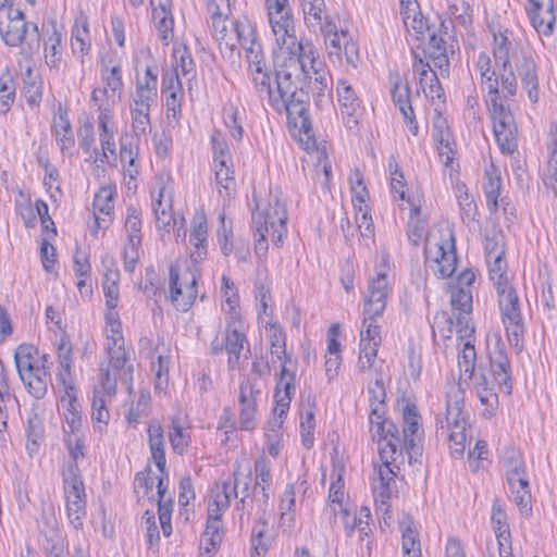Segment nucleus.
<instances>
[{"mask_svg":"<svg viewBox=\"0 0 557 557\" xmlns=\"http://www.w3.org/2000/svg\"><path fill=\"white\" fill-rule=\"evenodd\" d=\"M269 22L281 53L287 54L274 64V79L262 60L253 61L252 83L260 99H268L277 111H285L294 126L305 134L312 129L308 106L312 74H319L322 61L309 41H298L288 0H267Z\"/></svg>","mask_w":557,"mask_h":557,"instance_id":"f257e3e1","label":"nucleus"},{"mask_svg":"<svg viewBox=\"0 0 557 557\" xmlns=\"http://www.w3.org/2000/svg\"><path fill=\"white\" fill-rule=\"evenodd\" d=\"M510 70L513 78L512 87L509 89L504 84V81H500L504 99H509L516 96L518 81H520V84L527 91L531 102L536 103L539 101L540 94L539 70L530 49H520L512 53Z\"/></svg>","mask_w":557,"mask_h":557,"instance_id":"f03ea898","label":"nucleus"},{"mask_svg":"<svg viewBox=\"0 0 557 557\" xmlns=\"http://www.w3.org/2000/svg\"><path fill=\"white\" fill-rule=\"evenodd\" d=\"M502 322L506 330L507 339L517 352L523 349L524 323L520 310L517 290L510 285L496 287Z\"/></svg>","mask_w":557,"mask_h":557,"instance_id":"7ed1b4c3","label":"nucleus"},{"mask_svg":"<svg viewBox=\"0 0 557 557\" xmlns=\"http://www.w3.org/2000/svg\"><path fill=\"white\" fill-rule=\"evenodd\" d=\"M385 406L372 404L369 417L371 432L377 437L380 459H394L403 456L400 433L397 425L388 419H384Z\"/></svg>","mask_w":557,"mask_h":557,"instance_id":"20e7f679","label":"nucleus"},{"mask_svg":"<svg viewBox=\"0 0 557 557\" xmlns=\"http://www.w3.org/2000/svg\"><path fill=\"white\" fill-rule=\"evenodd\" d=\"M170 298L176 310L186 312L197 297L196 277L189 271L182 273L177 262L170 265Z\"/></svg>","mask_w":557,"mask_h":557,"instance_id":"39448f33","label":"nucleus"},{"mask_svg":"<svg viewBox=\"0 0 557 557\" xmlns=\"http://www.w3.org/2000/svg\"><path fill=\"white\" fill-rule=\"evenodd\" d=\"M420 416L414 404L408 403L403 408V436H400L403 453L408 455L409 463H421L422 431L419 423Z\"/></svg>","mask_w":557,"mask_h":557,"instance_id":"423d86ee","label":"nucleus"},{"mask_svg":"<svg viewBox=\"0 0 557 557\" xmlns=\"http://www.w3.org/2000/svg\"><path fill=\"white\" fill-rule=\"evenodd\" d=\"M77 471V465L74 462L63 472L64 495L70 522L79 520L85 512V486Z\"/></svg>","mask_w":557,"mask_h":557,"instance_id":"0eeeda50","label":"nucleus"},{"mask_svg":"<svg viewBox=\"0 0 557 557\" xmlns=\"http://www.w3.org/2000/svg\"><path fill=\"white\" fill-rule=\"evenodd\" d=\"M509 30L507 28L498 27L497 32L493 34V55L497 70L499 71L500 81L509 89L512 87V76L510 70V60H512V53L523 49L517 47L509 37Z\"/></svg>","mask_w":557,"mask_h":557,"instance_id":"6e6552de","label":"nucleus"},{"mask_svg":"<svg viewBox=\"0 0 557 557\" xmlns=\"http://www.w3.org/2000/svg\"><path fill=\"white\" fill-rule=\"evenodd\" d=\"M287 211L285 207L277 200L274 206H270L267 210L261 212H252V225L256 231L272 230V242L275 246L280 247L283 242V236L286 234Z\"/></svg>","mask_w":557,"mask_h":557,"instance_id":"1a4fd4ad","label":"nucleus"},{"mask_svg":"<svg viewBox=\"0 0 557 557\" xmlns=\"http://www.w3.org/2000/svg\"><path fill=\"white\" fill-rule=\"evenodd\" d=\"M389 289L385 272L377 271L375 276L369 280L363 304L364 323L368 319L376 318L384 312Z\"/></svg>","mask_w":557,"mask_h":557,"instance_id":"9d476101","label":"nucleus"},{"mask_svg":"<svg viewBox=\"0 0 557 557\" xmlns=\"http://www.w3.org/2000/svg\"><path fill=\"white\" fill-rule=\"evenodd\" d=\"M27 23L24 14L13 7L0 9V34L7 45L20 46L26 35Z\"/></svg>","mask_w":557,"mask_h":557,"instance_id":"9b49d317","label":"nucleus"},{"mask_svg":"<svg viewBox=\"0 0 557 557\" xmlns=\"http://www.w3.org/2000/svg\"><path fill=\"white\" fill-rule=\"evenodd\" d=\"M14 361L21 382L29 396V406L35 408L33 381L35 379V347L30 343L21 344L14 352Z\"/></svg>","mask_w":557,"mask_h":557,"instance_id":"f8f14e48","label":"nucleus"},{"mask_svg":"<svg viewBox=\"0 0 557 557\" xmlns=\"http://www.w3.org/2000/svg\"><path fill=\"white\" fill-rule=\"evenodd\" d=\"M463 395L459 387H451L446 395V413L444 419H438L441 433L466 429L467 420L462 411Z\"/></svg>","mask_w":557,"mask_h":557,"instance_id":"ddd939ff","label":"nucleus"},{"mask_svg":"<svg viewBox=\"0 0 557 557\" xmlns=\"http://www.w3.org/2000/svg\"><path fill=\"white\" fill-rule=\"evenodd\" d=\"M425 255L428 258L433 255V260L437 263L436 272L442 278L450 277L456 271L457 256L453 235L449 240L436 243L434 247L426 245Z\"/></svg>","mask_w":557,"mask_h":557,"instance_id":"4468645a","label":"nucleus"},{"mask_svg":"<svg viewBox=\"0 0 557 557\" xmlns=\"http://www.w3.org/2000/svg\"><path fill=\"white\" fill-rule=\"evenodd\" d=\"M336 94L343 121L347 128L352 129L358 125L360 101L351 85L345 79L337 82Z\"/></svg>","mask_w":557,"mask_h":557,"instance_id":"2eb2a0df","label":"nucleus"},{"mask_svg":"<svg viewBox=\"0 0 557 557\" xmlns=\"http://www.w3.org/2000/svg\"><path fill=\"white\" fill-rule=\"evenodd\" d=\"M295 373L289 371L285 364H282L280 371V377L275 387V398L277 418L274 419L273 425L280 428L283 423V419L286 417L289 404L292 400V391L295 389Z\"/></svg>","mask_w":557,"mask_h":557,"instance_id":"dca6fc26","label":"nucleus"},{"mask_svg":"<svg viewBox=\"0 0 557 557\" xmlns=\"http://www.w3.org/2000/svg\"><path fill=\"white\" fill-rule=\"evenodd\" d=\"M527 9L529 18L539 34L549 36L555 25V13L553 0H529Z\"/></svg>","mask_w":557,"mask_h":557,"instance_id":"f3484780","label":"nucleus"},{"mask_svg":"<svg viewBox=\"0 0 557 557\" xmlns=\"http://www.w3.org/2000/svg\"><path fill=\"white\" fill-rule=\"evenodd\" d=\"M506 481L513 500L520 510L521 518L529 519L532 511V496L527 472L507 476Z\"/></svg>","mask_w":557,"mask_h":557,"instance_id":"a211bd4d","label":"nucleus"},{"mask_svg":"<svg viewBox=\"0 0 557 557\" xmlns=\"http://www.w3.org/2000/svg\"><path fill=\"white\" fill-rule=\"evenodd\" d=\"M398 458L403 459V456H396L394 459L388 458L387 460L381 459L382 465L377 468V478L372 483L374 502L389 500L393 493L391 483L395 482L394 478L396 476L393 467L398 468L396 466Z\"/></svg>","mask_w":557,"mask_h":557,"instance_id":"6ab92c4d","label":"nucleus"},{"mask_svg":"<svg viewBox=\"0 0 557 557\" xmlns=\"http://www.w3.org/2000/svg\"><path fill=\"white\" fill-rule=\"evenodd\" d=\"M46 36L44 40L45 59L48 66L58 69L61 62V32L55 20H48L42 24Z\"/></svg>","mask_w":557,"mask_h":557,"instance_id":"aec40b11","label":"nucleus"},{"mask_svg":"<svg viewBox=\"0 0 557 557\" xmlns=\"http://www.w3.org/2000/svg\"><path fill=\"white\" fill-rule=\"evenodd\" d=\"M344 498V481L342 475L338 474L335 480L331 482L329 490V504L326 515L329 520L334 522H346L350 518V510L348 505L343 503Z\"/></svg>","mask_w":557,"mask_h":557,"instance_id":"412c9836","label":"nucleus"},{"mask_svg":"<svg viewBox=\"0 0 557 557\" xmlns=\"http://www.w3.org/2000/svg\"><path fill=\"white\" fill-rule=\"evenodd\" d=\"M95 226L91 227V233L96 235L99 228H107L112 219L110 215L113 213V190L110 187H102L95 195L94 202Z\"/></svg>","mask_w":557,"mask_h":557,"instance_id":"4be33fe9","label":"nucleus"},{"mask_svg":"<svg viewBox=\"0 0 557 557\" xmlns=\"http://www.w3.org/2000/svg\"><path fill=\"white\" fill-rule=\"evenodd\" d=\"M207 218L203 213L196 214L191 222L189 232V243L193 246L190 250V259L193 262L198 263L207 256Z\"/></svg>","mask_w":557,"mask_h":557,"instance_id":"5701e85b","label":"nucleus"},{"mask_svg":"<svg viewBox=\"0 0 557 557\" xmlns=\"http://www.w3.org/2000/svg\"><path fill=\"white\" fill-rule=\"evenodd\" d=\"M234 32L236 34L238 42L248 52V59L250 62V73L256 69L253 61L260 59V45L256 42L255 29L248 18L237 20L234 22Z\"/></svg>","mask_w":557,"mask_h":557,"instance_id":"b1692460","label":"nucleus"},{"mask_svg":"<svg viewBox=\"0 0 557 557\" xmlns=\"http://www.w3.org/2000/svg\"><path fill=\"white\" fill-rule=\"evenodd\" d=\"M107 351L110 359V368L113 371L119 372V379L129 394L133 393V372L134 367L132 363H127V354L124 345H120L113 348L111 344L107 345Z\"/></svg>","mask_w":557,"mask_h":557,"instance_id":"393cba45","label":"nucleus"},{"mask_svg":"<svg viewBox=\"0 0 557 557\" xmlns=\"http://www.w3.org/2000/svg\"><path fill=\"white\" fill-rule=\"evenodd\" d=\"M399 76H396V81L393 83V88L391 90L392 98L396 107L399 109L400 113L404 116L405 123L408 125V129L412 135L418 134V123L416 121L414 112L410 101V87L408 84L404 86V89H399Z\"/></svg>","mask_w":557,"mask_h":557,"instance_id":"a878e982","label":"nucleus"},{"mask_svg":"<svg viewBox=\"0 0 557 557\" xmlns=\"http://www.w3.org/2000/svg\"><path fill=\"white\" fill-rule=\"evenodd\" d=\"M239 423L243 430L249 431L255 428L256 399L253 386L245 380L239 385Z\"/></svg>","mask_w":557,"mask_h":557,"instance_id":"bb28decb","label":"nucleus"},{"mask_svg":"<svg viewBox=\"0 0 557 557\" xmlns=\"http://www.w3.org/2000/svg\"><path fill=\"white\" fill-rule=\"evenodd\" d=\"M17 64L23 81L22 92L27 103L33 107L35 104V79L33 77V67L35 63L33 60V49L30 46L21 49Z\"/></svg>","mask_w":557,"mask_h":557,"instance_id":"cd10ccee","label":"nucleus"},{"mask_svg":"<svg viewBox=\"0 0 557 557\" xmlns=\"http://www.w3.org/2000/svg\"><path fill=\"white\" fill-rule=\"evenodd\" d=\"M171 0H150L152 18L157 26L159 38L168 45L173 30V18L170 10Z\"/></svg>","mask_w":557,"mask_h":557,"instance_id":"c85d7f7f","label":"nucleus"},{"mask_svg":"<svg viewBox=\"0 0 557 557\" xmlns=\"http://www.w3.org/2000/svg\"><path fill=\"white\" fill-rule=\"evenodd\" d=\"M148 444L151 451V458L161 474H165V451H164V435L162 425L152 420L148 425Z\"/></svg>","mask_w":557,"mask_h":557,"instance_id":"c756f323","label":"nucleus"},{"mask_svg":"<svg viewBox=\"0 0 557 557\" xmlns=\"http://www.w3.org/2000/svg\"><path fill=\"white\" fill-rule=\"evenodd\" d=\"M226 491H231L230 483L216 484L214 488H212L208 503L207 522L219 521L222 511L230 506L231 497Z\"/></svg>","mask_w":557,"mask_h":557,"instance_id":"7c9ffc66","label":"nucleus"},{"mask_svg":"<svg viewBox=\"0 0 557 557\" xmlns=\"http://www.w3.org/2000/svg\"><path fill=\"white\" fill-rule=\"evenodd\" d=\"M428 40L426 47L423 48V55H428L433 60L435 66L442 69L444 65L448 66V58L446 50V41L443 37L438 36L435 29L431 33H428L425 37Z\"/></svg>","mask_w":557,"mask_h":557,"instance_id":"2f4dec72","label":"nucleus"},{"mask_svg":"<svg viewBox=\"0 0 557 557\" xmlns=\"http://www.w3.org/2000/svg\"><path fill=\"white\" fill-rule=\"evenodd\" d=\"M272 465L271 461L264 457L261 456L255 461V475L256 481L252 488L253 493L261 492L263 503H267L269 499V488L272 483Z\"/></svg>","mask_w":557,"mask_h":557,"instance_id":"473e14b6","label":"nucleus"},{"mask_svg":"<svg viewBox=\"0 0 557 557\" xmlns=\"http://www.w3.org/2000/svg\"><path fill=\"white\" fill-rule=\"evenodd\" d=\"M224 537V530L218 524H206V530L200 535V557H213Z\"/></svg>","mask_w":557,"mask_h":557,"instance_id":"72a5a7b5","label":"nucleus"},{"mask_svg":"<svg viewBox=\"0 0 557 557\" xmlns=\"http://www.w3.org/2000/svg\"><path fill=\"white\" fill-rule=\"evenodd\" d=\"M446 3L455 23L465 28L472 25L474 0H446Z\"/></svg>","mask_w":557,"mask_h":557,"instance_id":"f704fd0d","label":"nucleus"},{"mask_svg":"<svg viewBox=\"0 0 557 557\" xmlns=\"http://www.w3.org/2000/svg\"><path fill=\"white\" fill-rule=\"evenodd\" d=\"M488 104L494 133L517 126L511 111L504 106L503 100H492Z\"/></svg>","mask_w":557,"mask_h":557,"instance_id":"c9c22d12","label":"nucleus"},{"mask_svg":"<svg viewBox=\"0 0 557 557\" xmlns=\"http://www.w3.org/2000/svg\"><path fill=\"white\" fill-rule=\"evenodd\" d=\"M320 30L324 36L330 57L336 55L341 58L343 47L342 30H337V26L331 16L325 14V22L321 25Z\"/></svg>","mask_w":557,"mask_h":557,"instance_id":"e433bc0d","label":"nucleus"},{"mask_svg":"<svg viewBox=\"0 0 557 557\" xmlns=\"http://www.w3.org/2000/svg\"><path fill=\"white\" fill-rule=\"evenodd\" d=\"M244 343H246V336L244 333L236 329H227L225 335V350L228 354V367L231 369H235L239 364Z\"/></svg>","mask_w":557,"mask_h":557,"instance_id":"4c0bfd02","label":"nucleus"},{"mask_svg":"<svg viewBox=\"0 0 557 557\" xmlns=\"http://www.w3.org/2000/svg\"><path fill=\"white\" fill-rule=\"evenodd\" d=\"M419 86L426 97L434 99L443 96L441 82L429 64H422L419 71Z\"/></svg>","mask_w":557,"mask_h":557,"instance_id":"58836bf2","label":"nucleus"},{"mask_svg":"<svg viewBox=\"0 0 557 557\" xmlns=\"http://www.w3.org/2000/svg\"><path fill=\"white\" fill-rule=\"evenodd\" d=\"M275 534L264 528L255 527L250 540V557H265Z\"/></svg>","mask_w":557,"mask_h":557,"instance_id":"ea45409f","label":"nucleus"},{"mask_svg":"<svg viewBox=\"0 0 557 557\" xmlns=\"http://www.w3.org/2000/svg\"><path fill=\"white\" fill-rule=\"evenodd\" d=\"M481 89L487 92L486 102L491 103L492 100H505L502 92L499 71L495 70L480 73Z\"/></svg>","mask_w":557,"mask_h":557,"instance_id":"a19ab883","label":"nucleus"},{"mask_svg":"<svg viewBox=\"0 0 557 557\" xmlns=\"http://www.w3.org/2000/svg\"><path fill=\"white\" fill-rule=\"evenodd\" d=\"M53 131L58 141H60L62 151L71 149L75 145L71 123L66 114H60L53 121Z\"/></svg>","mask_w":557,"mask_h":557,"instance_id":"79ce46f5","label":"nucleus"},{"mask_svg":"<svg viewBox=\"0 0 557 557\" xmlns=\"http://www.w3.org/2000/svg\"><path fill=\"white\" fill-rule=\"evenodd\" d=\"M119 271L115 269H108L104 272L102 288L107 298L106 305L109 309H114L119 300Z\"/></svg>","mask_w":557,"mask_h":557,"instance_id":"37998d69","label":"nucleus"},{"mask_svg":"<svg viewBox=\"0 0 557 557\" xmlns=\"http://www.w3.org/2000/svg\"><path fill=\"white\" fill-rule=\"evenodd\" d=\"M502 463L505 468L506 478L527 472L523 456L515 447L505 448Z\"/></svg>","mask_w":557,"mask_h":557,"instance_id":"c03bdc74","label":"nucleus"},{"mask_svg":"<svg viewBox=\"0 0 557 557\" xmlns=\"http://www.w3.org/2000/svg\"><path fill=\"white\" fill-rule=\"evenodd\" d=\"M195 498V492L193 481L190 476H183L180 481V493H178V515L185 522L190 520L189 517V503Z\"/></svg>","mask_w":557,"mask_h":557,"instance_id":"a18cd8bd","label":"nucleus"},{"mask_svg":"<svg viewBox=\"0 0 557 557\" xmlns=\"http://www.w3.org/2000/svg\"><path fill=\"white\" fill-rule=\"evenodd\" d=\"M215 181L220 195L230 199L236 186L234 171L230 170L228 165L215 166Z\"/></svg>","mask_w":557,"mask_h":557,"instance_id":"49530a36","label":"nucleus"},{"mask_svg":"<svg viewBox=\"0 0 557 557\" xmlns=\"http://www.w3.org/2000/svg\"><path fill=\"white\" fill-rule=\"evenodd\" d=\"M15 210L26 228L35 226V212L29 194H24L21 189L18 190L17 197L15 198Z\"/></svg>","mask_w":557,"mask_h":557,"instance_id":"de8ad7c7","label":"nucleus"},{"mask_svg":"<svg viewBox=\"0 0 557 557\" xmlns=\"http://www.w3.org/2000/svg\"><path fill=\"white\" fill-rule=\"evenodd\" d=\"M472 294L469 288L455 287L450 289V305L459 313L470 314L472 311Z\"/></svg>","mask_w":557,"mask_h":557,"instance_id":"09e8293b","label":"nucleus"},{"mask_svg":"<svg viewBox=\"0 0 557 557\" xmlns=\"http://www.w3.org/2000/svg\"><path fill=\"white\" fill-rule=\"evenodd\" d=\"M553 139L548 144V150H549V160H548V174L544 178V183L546 186H549L556 198H557V132L552 133Z\"/></svg>","mask_w":557,"mask_h":557,"instance_id":"8fccbe9b","label":"nucleus"},{"mask_svg":"<svg viewBox=\"0 0 557 557\" xmlns=\"http://www.w3.org/2000/svg\"><path fill=\"white\" fill-rule=\"evenodd\" d=\"M475 349L474 345L471 342H466L463 344L462 351L458 355V366L460 369L461 376H467L471 379L474 374V361H475Z\"/></svg>","mask_w":557,"mask_h":557,"instance_id":"3c124183","label":"nucleus"},{"mask_svg":"<svg viewBox=\"0 0 557 557\" xmlns=\"http://www.w3.org/2000/svg\"><path fill=\"white\" fill-rule=\"evenodd\" d=\"M231 484V491H226L228 496L232 498L237 497L240 493L242 498L240 502L244 503L246 497L250 496V483H251V472L249 471L246 474L239 472V470L234 471V480L228 482Z\"/></svg>","mask_w":557,"mask_h":557,"instance_id":"603ef678","label":"nucleus"},{"mask_svg":"<svg viewBox=\"0 0 557 557\" xmlns=\"http://www.w3.org/2000/svg\"><path fill=\"white\" fill-rule=\"evenodd\" d=\"M141 250V237L133 236V238H127L124 245L123 258H124V268L127 272H133L138 260L139 253Z\"/></svg>","mask_w":557,"mask_h":557,"instance_id":"864d4df0","label":"nucleus"},{"mask_svg":"<svg viewBox=\"0 0 557 557\" xmlns=\"http://www.w3.org/2000/svg\"><path fill=\"white\" fill-rule=\"evenodd\" d=\"M350 188L354 208L361 211V205H364L366 200L369 198V193L363 184V177L359 170H356L350 176Z\"/></svg>","mask_w":557,"mask_h":557,"instance_id":"5fc2aeb1","label":"nucleus"},{"mask_svg":"<svg viewBox=\"0 0 557 557\" xmlns=\"http://www.w3.org/2000/svg\"><path fill=\"white\" fill-rule=\"evenodd\" d=\"M496 143L504 154H512L518 147L517 136L518 128L517 126L513 128H507L504 131H496L494 133Z\"/></svg>","mask_w":557,"mask_h":557,"instance_id":"6e6d98bb","label":"nucleus"},{"mask_svg":"<svg viewBox=\"0 0 557 557\" xmlns=\"http://www.w3.org/2000/svg\"><path fill=\"white\" fill-rule=\"evenodd\" d=\"M314 408L315 400L311 395L302 399L300 404V430L307 431L308 435H310L314 429Z\"/></svg>","mask_w":557,"mask_h":557,"instance_id":"4d7b16f0","label":"nucleus"},{"mask_svg":"<svg viewBox=\"0 0 557 557\" xmlns=\"http://www.w3.org/2000/svg\"><path fill=\"white\" fill-rule=\"evenodd\" d=\"M169 441L173 450L178 455H183L188 447V442L178 418L172 419L171 430L169 431Z\"/></svg>","mask_w":557,"mask_h":557,"instance_id":"13d9d810","label":"nucleus"},{"mask_svg":"<svg viewBox=\"0 0 557 557\" xmlns=\"http://www.w3.org/2000/svg\"><path fill=\"white\" fill-rule=\"evenodd\" d=\"M490 278L495 288L509 284L507 280V262L504 257L492 258L488 262Z\"/></svg>","mask_w":557,"mask_h":557,"instance_id":"bf43d9fd","label":"nucleus"},{"mask_svg":"<svg viewBox=\"0 0 557 557\" xmlns=\"http://www.w3.org/2000/svg\"><path fill=\"white\" fill-rule=\"evenodd\" d=\"M406 28L410 35L413 32L417 40H420L422 44L425 42V37L428 33H431L435 29L434 25L429 23L428 18H424L422 13L419 16L413 17L409 21H406Z\"/></svg>","mask_w":557,"mask_h":557,"instance_id":"052dcab7","label":"nucleus"},{"mask_svg":"<svg viewBox=\"0 0 557 557\" xmlns=\"http://www.w3.org/2000/svg\"><path fill=\"white\" fill-rule=\"evenodd\" d=\"M300 3L305 18L307 21L312 18L321 27L324 24L322 23L323 18L325 20L324 12L326 7L324 0H302Z\"/></svg>","mask_w":557,"mask_h":557,"instance_id":"680f3d73","label":"nucleus"},{"mask_svg":"<svg viewBox=\"0 0 557 557\" xmlns=\"http://www.w3.org/2000/svg\"><path fill=\"white\" fill-rule=\"evenodd\" d=\"M65 394L69 397L67 413L65 414L66 422L74 433L81 425V414L77 409V399L75 396V389L72 385L65 387Z\"/></svg>","mask_w":557,"mask_h":557,"instance_id":"e2e57ef3","label":"nucleus"},{"mask_svg":"<svg viewBox=\"0 0 557 557\" xmlns=\"http://www.w3.org/2000/svg\"><path fill=\"white\" fill-rule=\"evenodd\" d=\"M174 58L176 59L177 66L184 76L193 74L195 75V62L187 47L183 44L175 45Z\"/></svg>","mask_w":557,"mask_h":557,"instance_id":"0e129e2a","label":"nucleus"},{"mask_svg":"<svg viewBox=\"0 0 557 557\" xmlns=\"http://www.w3.org/2000/svg\"><path fill=\"white\" fill-rule=\"evenodd\" d=\"M454 320L446 311H440L434 315L432 324V333L435 336L436 332L443 338H450L454 332Z\"/></svg>","mask_w":557,"mask_h":557,"instance_id":"69168bd1","label":"nucleus"},{"mask_svg":"<svg viewBox=\"0 0 557 557\" xmlns=\"http://www.w3.org/2000/svg\"><path fill=\"white\" fill-rule=\"evenodd\" d=\"M157 91H151V89H143L141 84H136V92L131 104V110L138 109L150 111V107L152 103L157 101Z\"/></svg>","mask_w":557,"mask_h":557,"instance_id":"338daca9","label":"nucleus"},{"mask_svg":"<svg viewBox=\"0 0 557 557\" xmlns=\"http://www.w3.org/2000/svg\"><path fill=\"white\" fill-rule=\"evenodd\" d=\"M90 48L88 41V24L85 22L83 27L79 28L75 25L72 29V50L74 53L79 52L84 55Z\"/></svg>","mask_w":557,"mask_h":557,"instance_id":"774afa93","label":"nucleus"}]
</instances>
